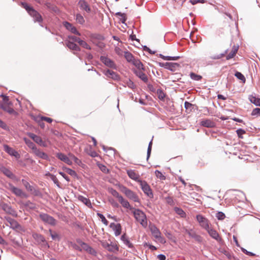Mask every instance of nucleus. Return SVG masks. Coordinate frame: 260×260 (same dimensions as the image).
Segmentation results:
<instances>
[{
	"mask_svg": "<svg viewBox=\"0 0 260 260\" xmlns=\"http://www.w3.org/2000/svg\"><path fill=\"white\" fill-rule=\"evenodd\" d=\"M139 184L143 192L148 197H152L153 193L150 186L145 181H140Z\"/></svg>",
	"mask_w": 260,
	"mask_h": 260,
	"instance_id": "nucleus-9",
	"label": "nucleus"
},
{
	"mask_svg": "<svg viewBox=\"0 0 260 260\" xmlns=\"http://www.w3.org/2000/svg\"><path fill=\"white\" fill-rule=\"evenodd\" d=\"M157 93L158 94V98L160 100H163L165 97V94L161 90H158Z\"/></svg>",
	"mask_w": 260,
	"mask_h": 260,
	"instance_id": "nucleus-59",
	"label": "nucleus"
},
{
	"mask_svg": "<svg viewBox=\"0 0 260 260\" xmlns=\"http://www.w3.org/2000/svg\"><path fill=\"white\" fill-rule=\"evenodd\" d=\"M49 232L53 240H55L56 238L58 237V234L56 233H52L51 230H49Z\"/></svg>",
	"mask_w": 260,
	"mask_h": 260,
	"instance_id": "nucleus-63",
	"label": "nucleus"
},
{
	"mask_svg": "<svg viewBox=\"0 0 260 260\" xmlns=\"http://www.w3.org/2000/svg\"><path fill=\"white\" fill-rule=\"evenodd\" d=\"M100 168L101 170L104 173H108L109 171L107 168L104 165H101V166H100Z\"/></svg>",
	"mask_w": 260,
	"mask_h": 260,
	"instance_id": "nucleus-64",
	"label": "nucleus"
},
{
	"mask_svg": "<svg viewBox=\"0 0 260 260\" xmlns=\"http://www.w3.org/2000/svg\"><path fill=\"white\" fill-rule=\"evenodd\" d=\"M4 150L10 155L14 156L17 158H19L20 157V154L18 152L13 148L9 147L8 145H4Z\"/></svg>",
	"mask_w": 260,
	"mask_h": 260,
	"instance_id": "nucleus-15",
	"label": "nucleus"
},
{
	"mask_svg": "<svg viewBox=\"0 0 260 260\" xmlns=\"http://www.w3.org/2000/svg\"><path fill=\"white\" fill-rule=\"evenodd\" d=\"M116 15L118 17L120 21L122 23H124L126 20V16L124 13H122L121 12H118L116 13Z\"/></svg>",
	"mask_w": 260,
	"mask_h": 260,
	"instance_id": "nucleus-36",
	"label": "nucleus"
},
{
	"mask_svg": "<svg viewBox=\"0 0 260 260\" xmlns=\"http://www.w3.org/2000/svg\"><path fill=\"white\" fill-rule=\"evenodd\" d=\"M41 118L43 120L48 123H51L53 121L52 119L49 117L40 116Z\"/></svg>",
	"mask_w": 260,
	"mask_h": 260,
	"instance_id": "nucleus-61",
	"label": "nucleus"
},
{
	"mask_svg": "<svg viewBox=\"0 0 260 260\" xmlns=\"http://www.w3.org/2000/svg\"><path fill=\"white\" fill-rule=\"evenodd\" d=\"M121 240L123 242V243L129 248H133V245L128 240V238L127 237L126 234H123L121 237Z\"/></svg>",
	"mask_w": 260,
	"mask_h": 260,
	"instance_id": "nucleus-29",
	"label": "nucleus"
},
{
	"mask_svg": "<svg viewBox=\"0 0 260 260\" xmlns=\"http://www.w3.org/2000/svg\"><path fill=\"white\" fill-rule=\"evenodd\" d=\"M104 74L108 77L111 78L114 80H118L119 79L118 75L114 71L110 70H106L103 71Z\"/></svg>",
	"mask_w": 260,
	"mask_h": 260,
	"instance_id": "nucleus-22",
	"label": "nucleus"
},
{
	"mask_svg": "<svg viewBox=\"0 0 260 260\" xmlns=\"http://www.w3.org/2000/svg\"><path fill=\"white\" fill-rule=\"evenodd\" d=\"M123 55H124L125 58L126 59V60L129 62L132 63V62L135 59L134 58V56L133 55V54L128 51L124 52Z\"/></svg>",
	"mask_w": 260,
	"mask_h": 260,
	"instance_id": "nucleus-31",
	"label": "nucleus"
},
{
	"mask_svg": "<svg viewBox=\"0 0 260 260\" xmlns=\"http://www.w3.org/2000/svg\"><path fill=\"white\" fill-rule=\"evenodd\" d=\"M100 242L101 243V245L102 246L105 248V249H107V248L108 247V246L110 245V243H109L106 240H102L100 241Z\"/></svg>",
	"mask_w": 260,
	"mask_h": 260,
	"instance_id": "nucleus-60",
	"label": "nucleus"
},
{
	"mask_svg": "<svg viewBox=\"0 0 260 260\" xmlns=\"http://www.w3.org/2000/svg\"><path fill=\"white\" fill-rule=\"evenodd\" d=\"M118 187L119 190L123 193L129 200L134 202H140L139 196L136 192L121 184H118Z\"/></svg>",
	"mask_w": 260,
	"mask_h": 260,
	"instance_id": "nucleus-3",
	"label": "nucleus"
},
{
	"mask_svg": "<svg viewBox=\"0 0 260 260\" xmlns=\"http://www.w3.org/2000/svg\"><path fill=\"white\" fill-rule=\"evenodd\" d=\"M35 155L37 156L48 160L49 159L48 155L45 152L41 151L39 149L37 148L35 150L32 152Z\"/></svg>",
	"mask_w": 260,
	"mask_h": 260,
	"instance_id": "nucleus-21",
	"label": "nucleus"
},
{
	"mask_svg": "<svg viewBox=\"0 0 260 260\" xmlns=\"http://www.w3.org/2000/svg\"><path fill=\"white\" fill-rule=\"evenodd\" d=\"M236 133L240 138H243L242 135L245 134V131L241 128L238 129L236 131Z\"/></svg>",
	"mask_w": 260,
	"mask_h": 260,
	"instance_id": "nucleus-55",
	"label": "nucleus"
},
{
	"mask_svg": "<svg viewBox=\"0 0 260 260\" xmlns=\"http://www.w3.org/2000/svg\"><path fill=\"white\" fill-rule=\"evenodd\" d=\"M7 188L17 197L25 198L27 197V195L22 189L15 187L12 184L9 183Z\"/></svg>",
	"mask_w": 260,
	"mask_h": 260,
	"instance_id": "nucleus-7",
	"label": "nucleus"
},
{
	"mask_svg": "<svg viewBox=\"0 0 260 260\" xmlns=\"http://www.w3.org/2000/svg\"><path fill=\"white\" fill-rule=\"evenodd\" d=\"M79 44H80V46H81L84 48H86L87 49H91L90 47L87 44V43L83 40H80V42H79Z\"/></svg>",
	"mask_w": 260,
	"mask_h": 260,
	"instance_id": "nucleus-51",
	"label": "nucleus"
},
{
	"mask_svg": "<svg viewBox=\"0 0 260 260\" xmlns=\"http://www.w3.org/2000/svg\"><path fill=\"white\" fill-rule=\"evenodd\" d=\"M64 170L67 172L68 174L72 176H76V173L75 171L72 170L71 169L68 168H64Z\"/></svg>",
	"mask_w": 260,
	"mask_h": 260,
	"instance_id": "nucleus-46",
	"label": "nucleus"
},
{
	"mask_svg": "<svg viewBox=\"0 0 260 260\" xmlns=\"http://www.w3.org/2000/svg\"><path fill=\"white\" fill-rule=\"evenodd\" d=\"M81 245H82V248L83 249H85L89 253H90L92 255L96 254V252L95 250L93 248H92V247H91L90 246L88 245L87 244H86L85 243H82Z\"/></svg>",
	"mask_w": 260,
	"mask_h": 260,
	"instance_id": "nucleus-27",
	"label": "nucleus"
},
{
	"mask_svg": "<svg viewBox=\"0 0 260 260\" xmlns=\"http://www.w3.org/2000/svg\"><path fill=\"white\" fill-rule=\"evenodd\" d=\"M78 199L79 201H80L83 203H84L85 205H86L87 207H90V208L91 207V202L88 199H87L83 196H80L78 197Z\"/></svg>",
	"mask_w": 260,
	"mask_h": 260,
	"instance_id": "nucleus-32",
	"label": "nucleus"
},
{
	"mask_svg": "<svg viewBox=\"0 0 260 260\" xmlns=\"http://www.w3.org/2000/svg\"><path fill=\"white\" fill-rule=\"evenodd\" d=\"M200 124L206 127H213L215 126L214 122L210 119L203 120L201 121Z\"/></svg>",
	"mask_w": 260,
	"mask_h": 260,
	"instance_id": "nucleus-26",
	"label": "nucleus"
},
{
	"mask_svg": "<svg viewBox=\"0 0 260 260\" xmlns=\"http://www.w3.org/2000/svg\"><path fill=\"white\" fill-rule=\"evenodd\" d=\"M155 174L157 178L160 179V180H164L166 179V177L162 174L161 172L158 170L155 171Z\"/></svg>",
	"mask_w": 260,
	"mask_h": 260,
	"instance_id": "nucleus-45",
	"label": "nucleus"
},
{
	"mask_svg": "<svg viewBox=\"0 0 260 260\" xmlns=\"http://www.w3.org/2000/svg\"><path fill=\"white\" fill-rule=\"evenodd\" d=\"M238 50V47L234 46L230 52L226 56V59L229 60L233 58L237 53Z\"/></svg>",
	"mask_w": 260,
	"mask_h": 260,
	"instance_id": "nucleus-30",
	"label": "nucleus"
},
{
	"mask_svg": "<svg viewBox=\"0 0 260 260\" xmlns=\"http://www.w3.org/2000/svg\"><path fill=\"white\" fill-rule=\"evenodd\" d=\"M115 52L119 56H121L124 55V54H123L124 52L122 51V50L120 48H119L118 47H116L115 48Z\"/></svg>",
	"mask_w": 260,
	"mask_h": 260,
	"instance_id": "nucleus-56",
	"label": "nucleus"
},
{
	"mask_svg": "<svg viewBox=\"0 0 260 260\" xmlns=\"http://www.w3.org/2000/svg\"><path fill=\"white\" fill-rule=\"evenodd\" d=\"M29 14L34 18L35 22H41L43 20L41 15L32 7L26 5L24 7Z\"/></svg>",
	"mask_w": 260,
	"mask_h": 260,
	"instance_id": "nucleus-5",
	"label": "nucleus"
},
{
	"mask_svg": "<svg viewBox=\"0 0 260 260\" xmlns=\"http://www.w3.org/2000/svg\"><path fill=\"white\" fill-rule=\"evenodd\" d=\"M1 171L6 176L8 177L9 178H13L14 177V174L7 168H2Z\"/></svg>",
	"mask_w": 260,
	"mask_h": 260,
	"instance_id": "nucleus-34",
	"label": "nucleus"
},
{
	"mask_svg": "<svg viewBox=\"0 0 260 260\" xmlns=\"http://www.w3.org/2000/svg\"><path fill=\"white\" fill-rule=\"evenodd\" d=\"M76 20L78 23L81 24H83L85 22L83 17L80 14H77L76 15Z\"/></svg>",
	"mask_w": 260,
	"mask_h": 260,
	"instance_id": "nucleus-40",
	"label": "nucleus"
},
{
	"mask_svg": "<svg viewBox=\"0 0 260 260\" xmlns=\"http://www.w3.org/2000/svg\"><path fill=\"white\" fill-rule=\"evenodd\" d=\"M64 26L66 28L71 31L72 33L77 35L78 36H80V33L77 30L76 28L71 23L65 22L64 23Z\"/></svg>",
	"mask_w": 260,
	"mask_h": 260,
	"instance_id": "nucleus-23",
	"label": "nucleus"
},
{
	"mask_svg": "<svg viewBox=\"0 0 260 260\" xmlns=\"http://www.w3.org/2000/svg\"><path fill=\"white\" fill-rule=\"evenodd\" d=\"M197 219L198 221L199 222L200 225L206 229V230L209 229V222L208 220L205 217H203L202 215H198L197 216Z\"/></svg>",
	"mask_w": 260,
	"mask_h": 260,
	"instance_id": "nucleus-12",
	"label": "nucleus"
},
{
	"mask_svg": "<svg viewBox=\"0 0 260 260\" xmlns=\"http://www.w3.org/2000/svg\"><path fill=\"white\" fill-rule=\"evenodd\" d=\"M175 211L178 214L180 215L181 217H184L185 215V213L181 208L176 207L175 208Z\"/></svg>",
	"mask_w": 260,
	"mask_h": 260,
	"instance_id": "nucleus-52",
	"label": "nucleus"
},
{
	"mask_svg": "<svg viewBox=\"0 0 260 260\" xmlns=\"http://www.w3.org/2000/svg\"><path fill=\"white\" fill-rule=\"evenodd\" d=\"M127 174L130 178L139 183L140 182V181H141V180L140 179V175L134 170H127Z\"/></svg>",
	"mask_w": 260,
	"mask_h": 260,
	"instance_id": "nucleus-18",
	"label": "nucleus"
},
{
	"mask_svg": "<svg viewBox=\"0 0 260 260\" xmlns=\"http://www.w3.org/2000/svg\"><path fill=\"white\" fill-rule=\"evenodd\" d=\"M69 155L70 156V158L72 160L73 159L75 163H76L78 165H80V164L81 163V161L80 159H79L76 156H75L74 154L69 153Z\"/></svg>",
	"mask_w": 260,
	"mask_h": 260,
	"instance_id": "nucleus-43",
	"label": "nucleus"
},
{
	"mask_svg": "<svg viewBox=\"0 0 260 260\" xmlns=\"http://www.w3.org/2000/svg\"><path fill=\"white\" fill-rule=\"evenodd\" d=\"M150 230L153 237L161 243L166 242L165 239L161 236V233L159 230L155 225L150 226Z\"/></svg>",
	"mask_w": 260,
	"mask_h": 260,
	"instance_id": "nucleus-6",
	"label": "nucleus"
},
{
	"mask_svg": "<svg viewBox=\"0 0 260 260\" xmlns=\"http://www.w3.org/2000/svg\"><path fill=\"white\" fill-rule=\"evenodd\" d=\"M46 175L50 176L52 180L54 182V183L58 185L59 181L55 175L51 174L49 173L47 174Z\"/></svg>",
	"mask_w": 260,
	"mask_h": 260,
	"instance_id": "nucleus-50",
	"label": "nucleus"
},
{
	"mask_svg": "<svg viewBox=\"0 0 260 260\" xmlns=\"http://www.w3.org/2000/svg\"><path fill=\"white\" fill-rule=\"evenodd\" d=\"M56 156L60 160L64 162L67 164L69 165H71L72 164V161L71 160L70 157H69L67 155H65L62 153H57L56 154Z\"/></svg>",
	"mask_w": 260,
	"mask_h": 260,
	"instance_id": "nucleus-17",
	"label": "nucleus"
},
{
	"mask_svg": "<svg viewBox=\"0 0 260 260\" xmlns=\"http://www.w3.org/2000/svg\"><path fill=\"white\" fill-rule=\"evenodd\" d=\"M190 78L194 80L199 81L202 79V76L197 74H196L194 73H191L190 74Z\"/></svg>",
	"mask_w": 260,
	"mask_h": 260,
	"instance_id": "nucleus-44",
	"label": "nucleus"
},
{
	"mask_svg": "<svg viewBox=\"0 0 260 260\" xmlns=\"http://www.w3.org/2000/svg\"><path fill=\"white\" fill-rule=\"evenodd\" d=\"M7 222L10 224V227L13 229L20 230L21 229V225L15 219L11 217L6 218Z\"/></svg>",
	"mask_w": 260,
	"mask_h": 260,
	"instance_id": "nucleus-16",
	"label": "nucleus"
},
{
	"mask_svg": "<svg viewBox=\"0 0 260 260\" xmlns=\"http://www.w3.org/2000/svg\"><path fill=\"white\" fill-rule=\"evenodd\" d=\"M100 60L106 66H107L109 68H113V69L116 68V65H115V63L111 59H110L107 57L102 56L100 57Z\"/></svg>",
	"mask_w": 260,
	"mask_h": 260,
	"instance_id": "nucleus-14",
	"label": "nucleus"
},
{
	"mask_svg": "<svg viewBox=\"0 0 260 260\" xmlns=\"http://www.w3.org/2000/svg\"><path fill=\"white\" fill-rule=\"evenodd\" d=\"M233 20L232 15L230 14L224 13L222 18L221 27L219 30V34H223L225 30L227 34L231 33V24H233Z\"/></svg>",
	"mask_w": 260,
	"mask_h": 260,
	"instance_id": "nucleus-1",
	"label": "nucleus"
},
{
	"mask_svg": "<svg viewBox=\"0 0 260 260\" xmlns=\"http://www.w3.org/2000/svg\"><path fill=\"white\" fill-rule=\"evenodd\" d=\"M28 135L31 139H32L36 143L39 145L45 147L47 146L46 142L44 141L40 137L32 133H29Z\"/></svg>",
	"mask_w": 260,
	"mask_h": 260,
	"instance_id": "nucleus-11",
	"label": "nucleus"
},
{
	"mask_svg": "<svg viewBox=\"0 0 260 260\" xmlns=\"http://www.w3.org/2000/svg\"><path fill=\"white\" fill-rule=\"evenodd\" d=\"M110 227L113 230L116 236H119L121 234L122 229L120 223H111Z\"/></svg>",
	"mask_w": 260,
	"mask_h": 260,
	"instance_id": "nucleus-19",
	"label": "nucleus"
},
{
	"mask_svg": "<svg viewBox=\"0 0 260 260\" xmlns=\"http://www.w3.org/2000/svg\"><path fill=\"white\" fill-rule=\"evenodd\" d=\"M35 120L38 123L39 125L42 128L45 127V123L43 122V120L41 118L40 116H38L35 118Z\"/></svg>",
	"mask_w": 260,
	"mask_h": 260,
	"instance_id": "nucleus-41",
	"label": "nucleus"
},
{
	"mask_svg": "<svg viewBox=\"0 0 260 260\" xmlns=\"http://www.w3.org/2000/svg\"><path fill=\"white\" fill-rule=\"evenodd\" d=\"M40 219L45 223L55 225L56 223V220L52 216L45 213H41L39 215Z\"/></svg>",
	"mask_w": 260,
	"mask_h": 260,
	"instance_id": "nucleus-8",
	"label": "nucleus"
},
{
	"mask_svg": "<svg viewBox=\"0 0 260 260\" xmlns=\"http://www.w3.org/2000/svg\"><path fill=\"white\" fill-rule=\"evenodd\" d=\"M69 39H70L69 41H71L73 42H78V43L81 40L79 38L75 37V36H69Z\"/></svg>",
	"mask_w": 260,
	"mask_h": 260,
	"instance_id": "nucleus-57",
	"label": "nucleus"
},
{
	"mask_svg": "<svg viewBox=\"0 0 260 260\" xmlns=\"http://www.w3.org/2000/svg\"><path fill=\"white\" fill-rule=\"evenodd\" d=\"M118 247L116 245L110 244L106 249L111 252H114L115 251H118Z\"/></svg>",
	"mask_w": 260,
	"mask_h": 260,
	"instance_id": "nucleus-42",
	"label": "nucleus"
},
{
	"mask_svg": "<svg viewBox=\"0 0 260 260\" xmlns=\"http://www.w3.org/2000/svg\"><path fill=\"white\" fill-rule=\"evenodd\" d=\"M142 70H144V69L137 70L135 71V73L136 74V75L138 77H139L142 80H143L145 82H146L148 81V78L146 74L143 73Z\"/></svg>",
	"mask_w": 260,
	"mask_h": 260,
	"instance_id": "nucleus-24",
	"label": "nucleus"
},
{
	"mask_svg": "<svg viewBox=\"0 0 260 260\" xmlns=\"http://www.w3.org/2000/svg\"><path fill=\"white\" fill-rule=\"evenodd\" d=\"M24 141L26 145H27V146L32 150V152H33L35 150V149L37 148L35 144L33 142H32L30 140L25 138Z\"/></svg>",
	"mask_w": 260,
	"mask_h": 260,
	"instance_id": "nucleus-33",
	"label": "nucleus"
},
{
	"mask_svg": "<svg viewBox=\"0 0 260 260\" xmlns=\"http://www.w3.org/2000/svg\"><path fill=\"white\" fill-rule=\"evenodd\" d=\"M217 218L219 220H223L225 217V214L222 212H218L216 215Z\"/></svg>",
	"mask_w": 260,
	"mask_h": 260,
	"instance_id": "nucleus-54",
	"label": "nucleus"
},
{
	"mask_svg": "<svg viewBox=\"0 0 260 260\" xmlns=\"http://www.w3.org/2000/svg\"><path fill=\"white\" fill-rule=\"evenodd\" d=\"M109 191L113 196L117 198L118 202L123 208L131 209V205L128 201L120 195L116 190L110 188Z\"/></svg>",
	"mask_w": 260,
	"mask_h": 260,
	"instance_id": "nucleus-4",
	"label": "nucleus"
},
{
	"mask_svg": "<svg viewBox=\"0 0 260 260\" xmlns=\"http://www.w3.org/2000/svg\"><path fill=\"white\" fill-rule=\"evenodd\" d=\"M235 76L239 80L243 81L244 82L245 81V78L244 77V76H243V75H242L240 72H237L235 74Z\"/></svg>",
	"mask_w": 260,
	"mask_h": 260,
	"instance_id": "nucleus-48",
	"label": "nucleus"
},
{
	"mask_svg": "<svg viewBox=\"0 0 260 260\" xmlns=\"http://www.w3.org/2000/svg\"><path fill=\"white\" fill-rule=\"evenodd\" d=\"M152 144V141H151L149 143V146H148V149H147V159L150 157V154H151Z\"/></svg>",
	"mask_w": 260,
	"mask_h": 260,
	"instance_id": "nucleus-58",
	"label": "nucleus"
},
{
	"mask_svg": "<svg viewBox=\"0 0 260 260\" xmlns=\"http://www.w3.org/2000/svg\"><path fill=\"white\" fill-rule=\"evenodd\" d=\"M98 216L100 218V219H101V221L102 222L106 225H107L108 224V220L106 219V218L105 217V216L101 214V213H98Z\"/></svg>",
	"mask_w": 260,
	"mask_h": 260,
	"instance_id": "nucleus-49",
	"label": "nucleus"
},
{
	"mask_svg": "<svg viewBox=\"0 0 260 260\" xmlns=\"http://www.w3.org/2000/svg\"><path fill=\"white\" fill-rule=\"evenodd\" d=\"M1 107L5 111H7L10 114L15 113V111L12 107V105L8 103L7 102L4 101L1 105Z\"/></svg>",
	"mask_w": 260,
	"mask_h": 260,
	"instance_id": "nucleus-20",
	"label": "nucleus"
},
{
	"mask_svg": "<svg viewBox=\"0 0 260 260\" xmlns=\"http://www.w3.org/2000/svg\"><path fill=\"white\" fill-rule=\"evenodd\" d=\"M159 66L161 67H164L166 69H168L173 72L176 71L180 67V65L178 63L173 62H160Z\"/></svg>",
	"mask_w": 260,
	"mask_h": 260,
	"instance_id": "nucleus-10",
	"label": "nucleus"
},
{
	"mask_svg": "<svg viewBox=\"0 0 260 260\" xmlns=\"http://www.w3.org/2000/svg\"><path fill=\"white\" fill-rule=\"evenodd\" d=\"M249 99L251 103L260 107V99L256 98L253 96H250Z\"/></svg>",
	"mask_w": 260,
	"mask_h": 260,
	"instance_id": "nucleus-37",
	"label": "nucleus"
},
{
	"mask_svg": "<svg viewBox=\"0 0 260 260\" xmlns=\"http://www.w3.org/2000/svg\"><path fill=\"white\" fill-rule=\"evenodd\" d=\"M207 231L209 235L212 238L216 240L219 242H221L222 241V239L220 237L219 235L216 231L211 228L208 229Z\"/></svg>",
	"mask_w": 260,
	"mask_h": 260,
	"instance_id": "nucleus-13",
	"label": "nucleus"
},
{
	"mask_svg": "<svg viewBox=\"0 0 260 260\" xmlns=\"http://www.w3.org/2000/svg\"><path fill=\"white\" fill-rule=\"evenodd\" d=\"M159 56L166 60H176L179 58L178 56L172 57L169 56H164L161 54H159Z\"/></svg>",
	"mask_w": 260,
	"mask_h": 260,
	"instance_id": "nucleus-39",
	"label": "nucleus"
},
{
	"mask_svg": "<svg viewBox=\"0 0 260 260\" xmlns=\"http://www.w3.org/2000/svg\"><path fill=\"white\" fill-rule=\"evenodd\" d=\"M251 115L257 116L260 115V108H256L254 109L251 112Z\"/></svg>",
	"mask_w": 260,
	"mask_h": 260,
	"instance_id": "nucleus-53",
	"label": "nucleus"
},
{
	"mask_svg": "<svg viewBox=\"0 0 260 260\" xmlns=\"http://www.w3.org/2000/svg\"><path fill=\"white\" fill-rule=\"evenodd\" d=\"M78 5L81 9L84 10L87 12H89L90 11L89 6L85 1L80 0L78 3Z\"/></svg>",
	"mask_w": 260,
	"mask_h": 260,
	"instance_id": "nucleus-25",
	"label": "nucleus"
},
{
	"mask_svg": "<svg viewBox=\"0 0 260 260\" xmlns=\"http://www.w3.org/2000/svg\"><path fill=\"white\" fill-rule=\"evenodd\" d=\"M132 211L134 214V217L137 222L144 228L148 225L147 219L146 214L142 210L139 209H135L131 206V209H128Z\"/></svg>",
	"mask_w": 260,
	"mask_h": 260,
	"instance_id": "nucleus-2",
	"label": "nucleus"
},
{
	"mask_svg": "<svg viewBox=\"0 0 260 260\" xmlns=\"http://www.w3.org/2000/svg\"><path fill=\"white\" fill-rule=\"evenodd\" d=\"M67 46H68V47L69 48H70V49L72 50H74V51H80V48L79 46H78L76 44H75L74 42L71 41H68L67 42Z\"/></svg>",
	"mask_w": 260,
	"mask_h": 260,
	"instance_id": "nucleus-28",
	"label": "nucleus"
},
{
	"mask_svg": "<svg viewBox=\"0 0 260 260\" xmlns=\"http://www.w3.org/2000/svg\"><path fill=\"white\" fill-rule=\"evenodd\" d=\"M22 182L23 183V184L25 186V188L26 189V190L32 192L33 190H34V187L31 185H30V184L26 180L22 179Z\"/></svg>",
	"mask_w": 260,
	"mask_h": 260,
	"instance_id": "nucleus-38",
	"label": "nucleus"
},
{
	"mask_svg": "<svg viewBox=\"0 0 260 260\" xmlns=\"http://www.w3.org/2000/svg\"><path fill=\"white\" fill-rule=\"evenodd\" d=\"M3 209L7 212L9 214H12L13 210L12 208L8 205L5 204L3 206Z\"/></svg>",
	"mask_w": 260,
	"mask_h": 260,
	"instance_id": "nucleus-47",
	"label": "nucleus"
},
{
	"mask_svg": "<svg viewBox=\"0 0 260 260\" xmlns=\"http://www.w3.org/2000/svg\"><path fill=\"white\" fill-rule=\"evenodd\" d=\"M242 251H243V253H244L245 254H246V255H248L249 256H255V254L251 252H249V251H248L247 250H246L245 249H242Z\"/></svg>",
	"mask_w": 260,
	"mask_h": 260,
	"instance_id": "nucleus-62",
	"label": "nucleus"
},
{
	"mask_svg": "<svg viewBox=\"0 0 260 260\" xmlns=\"http://www.w3.org/2000/svg\"><path fill=\"white\" fill-rule=\"evenodd\" d=\"M132 63L137 68V70L144 69L143 64L139 59H135Z\"/></svg>",
	"mask_w": 260,
	"mask_h": 260,
	"instance_id": "nucleus-35",
	"label": "nucleus"
}]
</instances>
